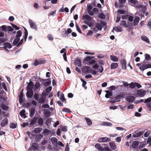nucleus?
I'll use <instances>...</instances> for the list:
<instances>
[{"instance_id":"obj_60","label":"nucleus","mask_w":151,"mask_h":151,"mask_svg":"<svg viewBox=\"0 0 151 151\" xmlns=\"http://www.w3.org/2000/svg\"><path fill=\"white\" fill-rule=\"evenodd\" d=\"M112 95V93L111 92H109L107 93H106L105 94V96L106 98H109L110 96H111Z\"/></svg>"},{"instance_id":"obj_46","label":"nucleus","mask_w":151,"mask_h":151,"mask_svg":"<svg viewBox=\"0 0 151 151\" xmlns=\"http://www.w3.org/2000/svg\"><path fill=\"white\" fill-rule=\"evenodd\" d=\"M24 39L25 41L26 40V39L28 36V32L25 28H24Z\"/></svg>"},{"instance_id":"obj_64","label":"nucleus","mask_w":151,"mask_h":151,"mask_svg":"<svg viewBox=\"0 0 151 151\" xmlns=\"http://www.w3.org/2000/svg\"><path fill=\"white\" fill-rule=\"evenodd\" d=\"M101 151H111L109 147H106L103 148Z\"/></svg>"},{"instance_id":"obj_2","label":"nucleus","mask_w":151,"mask_h":151,"mask_svg":"<svg viewBox=\"0 0 151 151\" xmlns=\"http://www.w3.org/2000/svg\"><path fill=\"white\" fill-rule=\"evenodd\" d=\"M146 93V92L145 90L140 89L137 91V94L139 97H142L145 95Z\"/></svg>"},{"instance_id":"obj_8","label":"nucleus","mask_w":151,"mask_h":151,"mask_svg":"<svg viewBox=\"0 0 151 151\" xmlns=\"http://www.w3.org/2000/svg\"><path fill=\"white\" fill-rule=\"evenodd\" d=\"M74 63L75 65L78 67H81V61L79 58L76 59L75 60Z\"/></svg>"},{"instance_id":"obj_11","label":"nucleus","mask_w":151,"mask_h":151,"mask_svg":"<svg viewBox=\"0 0 151 151\" xmlns=\"http://www.w3.org/2000/svg\"><path fill=\"white\" fill-rule=\"evenodd\" d=\"M36 111V109L35 108L32 107L30 109L29 111V116L32 118L34 115Z\"/></svg>"},{"instance_id":"obj_37","label":"nucleus","mask_w":151,"mask_h":151,"mask_svg":"<svg viewBox=\"0 0 151 151\" xmlns=\"http://www.w3.org/2000/svg\"><path fill=\"white\" fill-rule=\"evenodd\" d=\"M17 125V123L16 122L15 123L12 122L10 124V127L11 128L14 129L16 127Z\"/></svg>"},{"instance_id":"obj_22","label":"nucleus","mask_w":151,"mask_h":151,"mask_svg":"<svg viewBox=\"0 0 151 151\" xmlns=\"http://www.w3.org/2000/svg\"><path fill=\"white\" fill-rule=\"evenodd\" d=\"M109 145L111 148L112 150H115L116 149V146L114 142H110L109 143Z\"/></svg>"},{"instance_id":"obj_53","label":"nucleus","mask_w":151,"mask_h":151,"mask_svg":"<svg viewBox=\"0 0 151 151\" xmlns=\"http://www.w3.org/2000/svg\"><path fill=\"white\" fill-rule=\"evenodd\" d=\"M117 12L121 14H124L126 12L124 10L119 9L117 11Z\"/></svg>"},{"instance_id":"obj_19","label":"nucleus","mask_w":151,"mask_h":151,"mask_svg":"<svg viewBox=\"0 0 151 151\" xmlns=\"http://www.w3.org/2000/svg\"><path fill=\"white\" fill-rule=\"evenodd\" d=\"M0 107L3 110L6 111L9 109L8 106L4 104H0Z\"/></svg>"},{"instance_id":"obj_14","label":"nucleus","mask_w":151,"mask_h":151,"mask_svg":"<svg viewBox=\"0 0 151 151\" xmlns=\"http://www.w3.org/2000/svg\"><path fill=\"white\" fill-rule=\"evenodd\" d=\"M34 86V84L32 82L29 83L27 86V91H33L32 88Z\"/></svg>"},{"instance_id":"obj_13","label":"nucleus","mask_w":151,"mask_h":151,"mask_svg":"<svg viewBox=\"0 0 151 151\" xmlns=\"http://www.w3.org/2000/svg\"><path fill=\"white\" fill-rule=\"evenodd\" d=\"M91 68V67L88 66H85L83 68V71H84L86 73H90Z\"/></svg>"},{"instance_id":"obj_7","label":"nucleus","mask_w":151,"mask_h":151,"mask_svg":"<svg viewBox=\"0 0 151 151\" xmlns=\"http://www.w3.org/2000/svg\"><path fill=\"white\" fill-rule=\"evenodd\" d=\"M135 99V97L134 96H128L126 100L129 103H132Z\"/></svg>"},{"instance_id":"obj_6","label":"nucleus","mask_w":151,"mask_h":151,"mask_svg":"<svg viewBox=\"0 0 151 151\" xmlns=\"http://www.w3.org/2000/svg\"><path fill=\"white\" fill-rule=\"evenodd\" d=\"M8 123V120L6 118H4L2 120L1 122V123L0 125L1 127H4Z\"/></svg>"},{"instance_id":"obj_56","label":"nucleus","mask_w":151,"mask_h":151,"mask_svg":"<svg viewBox=\"0 0 151 151\" xmlns=\"http://www.w3.org/2000/svg\"><path fill=\"white\" fill-rule=\"evenodd\" d=\"M150 131H146L144 134V136L145 137H147L150 134Z\"/></svg>"},{"instance_id":"obj_24","label":"nucleus","mask_w":151,"mask_h":151,"mask_svg":"<svg viewBox=\"0 0 151 151\" xmlns=\"http://www.w3.org/2000/svg\"><path fill=\"white\" fill-rule=\"evenodd\" d=\"M37 118L35 116L32 119L30 123V124L31 125H34L37 122Z\"/></svg>"},{"instance_id":"obj_35","label":"nucleus","mask_w":151,"mask_h":151,"mask_svg":"<svg viewBox=\"0 0 151 151\" xmlns=\"http://www.w3.org/2000/svg\"><path fill=\"white\" fill-rule=\"evenodd\" d=\"M20 40L19 38H16L13 41V45L15 46L17 45L18 43V42Z\"/></svg>"},{"instance_id":"obj_1","label":"nucleus","mask_w":151,"mask_h":151,"mask_svg":"<svg viewBox=\"0 0 151 151\" xmlns=\"http://www.w3.org/2000/svg\"><path fill=\"white\" fill-rule=\"evenodd\" d=\"M92 17H90L89 15L87 14L83 16V19L86 20V21L87 22V23H86V24L87 25H88V26H89V27H90L91 25H89L88 24V23L91 22V20L92 19Z\"/></svg>"},{"instance_id":"obj_16","label":"nucleus","mask_w":151,"mask_h":151,"mask_svg":"<svg viewBox=\"0 0 151 151\" xmlns=\"http://www.w3.org/2000/svg\"><path fill=\"white\" fill-rule=\"evenodd\" d=\"M140 17L138 16H136L134 20V25L135 26L137 25L139 21Z\"/></svg>"},{"instance_id":"obj_50","label":"nucleus","mask_w":151,"mask_h":151,"mask_svg":"<svg viewBox=\"0 0 151 151\" xmlns=\"http://www.w3.org/2000/svg\"><path fill=\"white\" fill-rule=\"evenodd\" d=\"M145 59L147 60H150L151 61V58L150 55L148 54H146L145 55Z\"/></svg>"},{"instance_id":"obj_52","label":"nucleus","mask_w":151,"mask_h":151,"mask_svg":"<svg viewBox=\"0 0 151 151\" xmlns=\"http://www.w3.org/2000/svg\"><path fill=\"white\" fill-rule=\"evenodd\" d=\"M34 98L37 101H38L39 100V96L38 93H35L34 96Z\"/></svg>"},{"instance_id":"obj_18","label":"nucleus","mask_w":151,"mask_h":151,"mask_svg":"<svg viewBox=\"0 0 151 151\" xmlns=\"http://www.w3.org/2000/svg\"><path fill=\"white\" fill-rule=\"evenodd\" d=\"M141 39L148 44L150 43V42L148 38L146 36L142 35L141 36Z\"/></svg>"},{"instance_id":"obj_49","label":"nucleus","mask_w":151,"mask_h":151,"mask_svg":"<svg viewBox=\"0 0 151 151\" xmlns=\"http://www.w3.org/2000/svg\"><path fill=\"white\" fill-rule=\"evenodd\" d=\"M43 132L44 134L47 135H48L49 134L50 131L48 129L45 128L44 129Z\"/></svg>"},{"instance_id":"obj_62","label":"nucleus","mask_w":151,"mask_h":151,"mask_svg":"<svg viewBox=\"0 0 151 151\" xmlns=\"http://www.w3.org/2000/svg\"><path fill=\"white\" fill-rule=\"evenodd\" d=\"M129 1L134 5L136 4L138 2L137 0H129Z\"/></svg>"},{"instance_id":"obj_44","label":"nucleus","mask_w":151,"mask_h":151,"mask_svg":"<svg viewBox=\"0 0 151 151\" xmlns=\"http://www.w3.org/2000/svg\"><path fill=\"white\" fill-rule=\"evenodd\" d=\"M22 32L20 30H19L17 32V35L16 36V37L17 38H19L22 36Z\"/></svg>"},{"instance_id":"obj_59","label":"nucleus","mask_w":151,"mask_h":151,"mask_svg":"<svg viewBox=\"0 0 151 151\" xmlns=\"http://www.w3.org/2000/svg\"><path fill=\"white\" fill-rule=\"evenodd\" d=\"M96 61L94 59H91L89 62V65H92L95 63Z\"/></svg>"},{"instance_id":"obj_10","label":"nucleus","mask_w":151,"mask_h":151,"mask_svg":"<svg viewBox=\"0 0 151 151\" xmlns=\"http://www.w3.org/2000/svg\"><path fill=\"white\" fill-rule=\"evenodd\" d=\"M33 95V91H27L26 93L27 97L29 99H31Z\"/></svg>"},{"instance_id":"obj_61","label":"nucleus","mask_w":151,"mask_h":151,"mask_svg":"<svg viewBox=\"0 0 151 151\" xmlns=\"http://www.w3.org/2000/svg\"><path fill=\"white\" fill-rule=\"evenodd\" d=\"M47 37L50 40L52 41L53 39V37L52 35L50 34L48 35L47 36Z\"/></svg>"},{"instance_id":"obj_57","label":"nucleus","mask_w":151,"mask_h":151,"mask_svg":"<svg viewBox=\"0 0 151 151\" xmlns=\"http://www.w3.org/2000/svg\"><path fill=\"white\" fill-rule=\"evenodd\" d=\"M147 143L149 144V146H151V136H149L147 140Z\"/></svg>"},{"instance_id":"obj_32","label":"nucleus","mask_w":151,"mask_h":151,"mask_svg":"<svg viewBox=\"0 0 151 151\" xmlns=\"http://www.w3.org/2000/svg\"><path fill=\"white\" fill-rule=\"evenodd\" d=\"M42 128L40 127H37L34 130V132L36 133H39L42 130Z\"/></svg>"},{"instance_id":"obj_31","label":"nucleus","mask_w":151,"mask_h":151,"mask_svg":"<svg viewBox=\"0 0 151 151\" xmlns=\"http://www.w3.org/2000/svg\"><path fill=\"white\" fill-rule=\"evenodd\" d=\"M23 94H20L19 96V101L20 104L23 103L24 101V98Z\"/></svg>"},{"instance_id":"obj_51","label":"nucleus","mask_w":151,"mask_h":151,"mask_svg":"<svg viewBox=\"0 0 151 151\" xmlns=\"http://www.w3.org/2000/svg\"><path fill=\"white\" fill-rule=\"evenodd\" d=\"M129 87L131 89H134L135 88V83L132 82L129 84Z\"/></svg>"},{"instance_id":"obj_21","label":"nucleus","mask_w":151,"mask_h":151,"mask_svg":"<svg viewBox=\"0 0 151 151\" xmlns=\"http://www.w3.org/2000/svg\"><path fill=\"white\" fill-rule=\"evenodd\" d=\"M121 63L122 65V69L125 70L126 68V61L124 60H122Z\"/></svg>"},{"instance_id":"obj_36","label":"nucleus","mask_w":151,"mask_h":151,"mask_svg":"<svg viewBox=\"0 0 151 151\" xmlns=\"http://www.w3.org/2000/svg\"><path fill=\"white\" fill-rule=\"evenodd\" d=\"M52 87L51 86H49L46 88L45 91V93L47 95H48V93L51 91L52 89Z\"/></svg>"},{"instance_id":"obj_42","label":"nucleus","mask_w":151,"mask_h":151,"mask_svg":"<svg viewBox=\"0 0 151 151\" xmlns=\"http://www.w3.org/2000/svg\"><path fill=\"white\" fill-rule=\"evenodd\" d=\"M4 47L6 48H10L12 47V45L11 44L9 43H4Z\"/></svg>"},{"instance_id":"obj_23","label":"nucleus","mask_w":151,"mask_h":151,"mask_svg":"<svg viewBox=\"0 0 151 151\" xmlns=\"http://www.w3.org/2000/svg\"><path fill=\"white\" fill-rule=\"evenodd\" d=\"M118 66V63H111V69H114L116 68Z\"/></svg>"},{"instance_id":"obj_3","label":"nucleus","mask_w":151,"mask_h":151,"mask_svg":"<svg viewBox=\"0 0 151 151\" xmlns=\"http://www.w3.org/2000/svg\"><path fill=\"white\" fill-rule=\"evenodd\" d=\"M111 139L106 137H102L98 139V141L99 142H108L110 141Z\"/></svg>"},{"instance_id":"obj_27","label":"nucleus","mask_w":151,"mask_h":151,"mask_svg":"<svg viewBox=\"0 0 151 151\" xmlns=\"http://www.w3.org/2000/svg\"><path fill=\"white\" fill-rule=\"evenodd\" d=\"M84 119L86 120V122L88 125L90 126L92 125V121L89 118L86 117H85Z\"/></svg>"},{"instance_id":"obj_5","label":"nucleus","mask_w":151,"mask_h":151,"mask_svg":"<svg viewBox=\"0 0 151 151\" xmlns=\"http://www.w3.org/2000/svg\"><path fill=\"white\" fill-rule=\"evenodd\" d=\"M29 23L30 27L34 29H36V25L35 23L31 19H29Z\"/></svg>"},{"instance_id":"obj_30","label":"nucleus","mask_w":151,"mask_h":151,"mask_svg":"<svg viewBox=\"0 0 151 151\" xmlns=\"http://www.w3.org/2000/svg\"><path fill=\"white\" fill-rule=\"evenodd\" d=\"M43 93H42L41 97L40 99L38 100V102L39 103L42 104L45 101V99L44 97H43Z\"/></svg>"},{"instance_id":"obj_17","label":"nucleus","mask_w":151,"mask_h":151,"mask_svg":"<svg viewBox=\"0 0 151 151\" xmlns=\"http://www.w3.org/2000/svg\"><path fill=\"white\" fill-rule=\"evenodd\" d=\"M43 135L42 134H38L36 135L35 139L37 142H39L43 138Z\"/></svg>"},{"instance_id":"obj_43","label":"nucleus","mask_w":151,"mask_h":151,"mask_svg":"<svg viewBox=\"0 0 151 151\" xmlns=\"http://www.w3.org/2000/svg\"><path fill=\"white\" fill-rule=\"evenodd\" d=\"M60 99L62 102L65 101V99L64 97V95L63 93H62L60 97Z\"/></svg>"},{"instance_id":"obj_26","label":"nucleus","mask_w":151,"mask_h":151,"mask_svg":"<svg viewBox=\"0 0 151 151\" xmlns=\"http://www.w3.org/2000/svg\"><path fill=\"white\" fill-rule=\"evenodd\" d=\"M25 112V110L24 109L20 111L19 114L22 118H25L26 117Z\"/></svg>"},{"instance_id":"obj_25","label":"nucleus","mask_w":151,"mask_h":151,"mask_svg":"<svg viewBox=\"0 0 151 151\" xmlns=\"http://www.w3.org/2000/svg\"><path fill=\"white\" fill-rule=\"evenodd\" d=\"M147 66V64H145V63L143 62L142 65L139 67V69L142 71H143L145 70L148 68V67Z\"/></svg>"},{"instance_id":"obj_12","label":"nucleus","mask_w":151,"mask_h":151,"mask_svg":"<svg viewBox=\"0 0 151 151\" xmlns=\"http://www.w3.org/2000/svg\"><path fill=\"white\" fill-rule=\"evenodd\" d=\"M50 140L52 142V144L55 146H57L58 145L57 139L55 137H52L50 139Z\"/></svg>"},{"instance_id":"obj_4","label":"nucleus","mask_w":151,"mask_h":151,"mask_svg":"<svg viewBox=\"0 0 151 151\" xmlns=\"http://www.w3.org/2000/svg\"><path fill=\"white\" fill-rule=\"evenodd\" d=\"M36 117L37 119V122L38 124L40 126L43 125L44 123L43 119L39 116H37Z\"/></svg>"},{"instance_id":"obj_28","label":"nucleus","mask_w":151,"mask_h":151,"mask_svg":"<svg viewBox=\"0 0 151 151\" xmlns=\"http://www.w3.org/2000/svg\"><path fill=\"white\" fill-rule=\"evenodd\" d=\"M110 58L111 60L114 62H117L118 61V58L116 56L111 55L110 56Z\"/></svg>"},{"instance_id":"obj_38","label":"nucleus","mask_w":151,"mask_h":151,"mask_svg":"<svg viewBox=\"0 0 151 151\" xmlns=\"http://www.w3.org/2000/svg\"><path fill=\"white\" fill-rule=\"evenodd\" d=\"M142 133V132H139L133 135V137L135 138L139 137L141 135Z\"/></svg>"},{"instance_id":"obj_54","label":"nucleus","mask_w":151,"mask_h":151,"mask_svg":"<svg viewBox=\"0 0 151 151\" xmlns=\"http://www.w3.org/2000/svg\"><path fill=\"white\" fill-rule=\"evenodd\" d=\"M93 8V7L91 4H87V9L88 10H91Z\"/></svg>"},{"instance_id":"obj_55","label":"nucleus","mask_w":151,"mask_h":151,"mask_svg":"<svg viewBox=\"0 0 151 151\" xmlns=\"http://www.w3.org/2000/svg\"><path fill=\"white\" fill-rule=\"evenodd\" d=\"M151 101V97H149L147 99H145L144 102V103H149Z\"/></svg>"},{"instance_id":"obj_15","label":"nucleus","mask_w":151,"mask_h":151,"mask_svg":"<svg viewBox=\"0 0 151 151\" xmlns=\"http://www.w3.org/2000/svg\"><path fill=\"white\" fill-rule=\"evenodd\" d=\"M38 146V144L37 143L33 142L32 144V149L34 151L36 150Z\"/></svg>"},{"instance_id":"obj_63","label":"nucleus","mask_w":151,"mask_h":151,"mask_svg":"<svg viewBox=\"0 0 151 151\" xmlns=\"http://www.w3.org/2000/svg\"><path fill=\"white\" fill-rule=\"evenodd\" d=\"M38 60L40 64H44L45 62V60H44L40 59Z\"/></svg>"},{"instance_id":"obj_9","label":"nucleus","mask_w":151,"mask_h":151,"mask_svg":"<svg viewBox=\"0 0 151 151\" xmlns=\"http://www.w3.org/2000/svg\"><path fill=\"white\" fill-rule=\"evenodd\" d=\"M40 86V84L38 82H36L35 84L34 90L35 91L38 92L39 91V88Z\"/></svg>"},{"instance_id":"obj_33","label":"nucleus","mask_w":151,"mask_h":151,"mask_svg":"<svg viewBox=\"0 0 151 151\" xmlns=\"http://www.w3.org/2000/svg\"><path fill=\"white\" fill-rule=\"evenodd\" d=\"M44 113L46 117H49L51 115V112L48 110H46Z\"/></svg>"},{"instance_id":"obj_45","label":"nucleus","mask_w":151,"mask_h":151,"mask_svg":"<svg viewBox=\"0 0 151 151\" xmlns=\"http://www.w3.org/2000/svg\"><path fill=\"white\" fill-rule=\"evenodd\" d=\"M51 83V81L50 80V79H49L47 81L43 83V85L44 86H47L50 84Z\"/></svg>"},{"instance_id":"obj_41","label":"nucleus","mask_w":151,"mask_h":151,"mask_svg":"<svg viewBox=\"0 0 151 151\" xmlns=\"http://www.w3.org/2000/svg\"><path fill=\"white\" fill-rule=\"evenodd\" d=\"M95 27L96 28L98 29L99 30H101L102 28L101 27V24L99 23H95Z\"/></svg>"},{"instance_id":"obj_39","label":"nucleus","mask_w":151,"mask_h":151,"mask_svg":"<svg viewBox=\"0 0 151 151\" xmlns=\"http://www.w3.org/2000/svg\"><path fill=\"white\" fill-rule=\"evenodd\" d=\"M113 30H115L117 32H121L122 31V29L121 27H115L113 28Z\"/></svg>"},{"instance_id":"obj_20","label":"nucleus","mask_w":151,"mask_h":151,"mask_svg":"<svg viewBox=\"0 0 151 151\" xmlns=\"http://www.w3.org/2000/svg\"><path fill=\"white\" fill-rule=\"evenodd\" d=\"M139 144V142L137 141H134L132 143L131 147L134 149H135L137 147Z\"/></svg>"},{"instance_id":"obj_29","label":"nucleus","mask_w":151,"mask_h":151,"mask_svg":"<svg viewBox=\"0 0 151 151\" xmlns=\"http://www.w3.org/2000/svg\"><path fill=\"white\" fill-rule=\"evenodd\" d=\"M120 25L125 28L128 27V25L126 24V21L125 20H122L120 22Z\"/></svg>"},{"instance_id":"obj_58","label":"nucleus","mask_w":151,"mask_h":151,"mask_svg":"<svg viewBox=\"0 0 151 151\" xmlns=\"http://www.w3.org/2000/svg\"><path fill=\"white\" fill-rule=\"evenodd\" d=\"M76 29L77 31L80 33L82 34V32L81 31V30L80 29V27H79L78 25L77 24H76Z\"/></svg>"},{"instance_id":"obj_40","label":"nucleus","mask_w":151,"mask_h":151,"mask_svg":"<svg viewBox=\"0 0 151 151\" xmlns=\"http://www.w3.org/2000/svg\"><path fill=\"white\" fill-rule=\"evenodd\" d=\"M102 125L107 126H111L112 125V123L107 122H102Z\"/></svg>"},{"instance_id":"obj_34","label":"nucleus","mask_w":151,"mask_h":151,"mask_svg":"<svg viewBox=\"0 0 151 151\" xmlns=\"http://www.w3.org/2000/svg\"><path fill=\"white\" fill-rule=\"evenodd\" d=\"M95 147L98 150L101 151L103 148H102L100 144L97 143L95 145Z\"/></svg>"},{"instance_id":"obj_48","label":"nucleus","mask_w":151,"mask_h":151,"mask_svg":"<svg viewBox=\"0 0 151 151\" xmlns=\"http://www.w3.org/2000/svg\"><path fill=\"white\" fill-rule=\"evenodd\" d=\"M62 111L66 113H70L71 112V111L69 109L66 108H63L62 110Z\"/></svg>"},{"instance_id":"obj_47","label":"nucleus","mask_w":151,"mask_h":151,"mask_svg":"<svg viewBox=\"0 0 151 151\" xmlns=\"http://www.w3.org/2000/svg\"><path fill=\"white\" fill-rule=\"evenodd\" d=\"M99 17L101 19H104L105 17V16L103 13L101 12L99 15Z\"/></svg>"}]
</instances>
